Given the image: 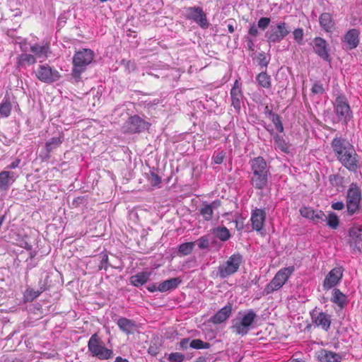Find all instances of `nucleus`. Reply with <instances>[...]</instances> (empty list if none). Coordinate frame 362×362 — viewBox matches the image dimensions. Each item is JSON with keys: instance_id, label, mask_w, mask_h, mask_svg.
<instances>
[{"instance_id": "1", "label": "nucleus", "mask_w": 362, "mask_h": 362, "mask_svg": "<svg viewBox=\"0 0 362 362\" xmlns=\"http://www.w3.org/2000/svg\"><path fill=\"white\" fill-rule=\"evenodd\" d=\"M331 147L337 159L349 171L356 173L360 168L359 156L347 140L335 137L332 141Z\"/></svg>"}, {"instance_id": "2", "label": "nucleus", "mask_w": 362, "mask_h": 362, "mask_svg": "<svg viewBox=\"0 0 362 362\" xmlns=\"http://www.w3.org/2000/svg\"><path fill=\"white\" fill-rule=\"evenodd\" d=\"M251 168L250 183L256 189H264L269 185L272 176L270 166L265 159L258 156L252 159L250 162Z\"/></svg>"}, {"instance_id": "3", "label": "nucleus", "mask_w": 362, "mask_h": 362, "mask_svg": "<svg viewBox=\"0 0 362 362\" xmlns=\"http://www.w3.org/2000/svg\"><path fill=\"white\" fill-rule=\"evenodd\" d=\"M257 318V315L252 309L240 311L232 320L230 329L233 333L243 337L252 328Z\"/></svg>"}, {"instance_id": "4", "label": "nucleus", "mask_w": 362, "mask_h": 362, "mask_svg": "<svg viewBox=\"0 0 362 362\" xmlns=\"http://www.w3.org/2000/svg\"><path fill=\"white\" fill-rule=\"evenodd\" d=\"M94 52L90 49H83L76 52L73 57L72 76L76 80L81 78V74L93 60Z\"/></svg>"}, {"instance_id": "5", "label": "nucleus", "mask_w": 362, "mask_h": 362, "mask_svg": "<svg viewBox=\"0 0 362 362\" xmlns=\"http://www.w3.org/2000/svg\"><path fill=\"white\" fill-rule=\"evenodd\" d=\"M243 262V256L239 254L231 255L226 262L218 267L216 276L226 279L236 273Z\"/></svg>"}, {"instance_id": "6", "label": "nucleus", "mask_w": 362, "mask_h": 362, "mask_svg": "<svg viewBox=\"0 0 362 362\" xmlns=\"http://www.w3.org/2000/svg\"><path fill=\"white\" fill-rule=\"evenodd\" d=\"M361 199V192L356 183L352 182L349 187L346 194V208L349 215H354L359 208Z\"/></svg>"}, {"instance_id": "7", "label": "nucleus", "mask_w": 362, "mask_h": 362, "mask_svg": "<svg viewBox=\"0 0 362 362\" xmlns=\"http://www.w3.org/2000/svg\"><path fill=\"white\" fill-rule=\"evenodd\" d=\"M294 269L293 267H284L280 269L266 286L265 291L267 294L281 288L292 274Z\"/></svg>"}, {"instance_id": "8", "label": "nucleus", "mask_w": 362, "mask_h": 362, "mask_svg": "<svg viewBox=\"0 0 362 362\" xmlns=\"http://www.w3.org/2000/svg\"><path fill=\"white\" fill-rule=\"evenodd\" d=\"M334 105L339 121L347 124L352 117V112L346 97L341 95L337 96Z\"/></svg>"}, {"instance_id": "9", "label": "nucleus", "mask_w": 362, "mask_h": 362, "mask_svg": "<svg viewBox=\"0 0 362 362\" xmlns=\"http://www.w3.org/2000/svg\"><path fill=\"white\" fill-rule=\"evenodd\" d=\"M290 29L285 22H280L276 25H272L265 33V37L269 43L281 42L290 33Z\"/></svg>"}, {"instance_id": "10", "label": "nucleus", "mask_w": 362, "mask_h": 362, "mask_svg": "<svg viewBox=\"0 0 362 362\" xmlns=\"http://www.w3.org/2000/svg\"><path fill=\"white\" fill-rule=\"evenodd\" d=\"M37 78L45 83H52L58 81L61 75L59 71L47 64L40 65L35 71Z\"/></svg>"}, {"instance_id": "11", "label": "nucleus", "mask_w": 362, "mask_h": 362, "mask_svg": "<svg viewBox=\"0 0 362 362\" xmlns=\"http://www.w3.org/2000/svg\"><path fill=\"white\" fill-rule=\"evenodd\" d=\"M149 124L137 115L128 118L122 126L124 133L136 134L148 128Z\"/></svg>"}, {"instance_id": "12", "label": "nucleus", "mask_w": 362, "mask_h": 362, "mask_svg": "<svg viewBox=\"0 0 362 362\" xmlns=\"http://www.w3.org/2000/svg\"><path fill=\"white\" fill-rule=\"evenodd\" d=\"M99 342L100 341H88V349L93 356H96L100 360L112 358L113 355L112 351L102 346Z\"/></svg>"}, {"instance_id": "13", "label": "nucleus", "mask_w": 362, "mask_h": 362, "mask_svg": "<svg viewBox=\"0 0 362 362\" xmlns=\"http://www.w3.org/2000/svg\"><path fill=\"white\" fill-rule=\"evenodd\" d=\"M314 52L324 61L330 62L328 44L325 40L320 37L314 38L313 41Z\"/></svg>"}, {"instance_id": "14", "label": "nucleus", "mask_w": 362, "mask_h": 362, "mask_svg": "<svg viewBox=\"0 0 362 362\" xmlns=\"http://www.w3.org/2000/svg\"><path fill=\"white\" fill-rule=\"evenodd\" d=\"M343 276V269L341 267H335L332 269L326 276L323 281V288L329 290L336 286L341 280Z\"/></svg>"}, {"instance_id": "15", "label": "nucleus", "mask_w": 362, "mask_h": 362, "mask_svg": "<svg viewBox=\"0 0 362 362\" xmlns=\"http://www.w3.org/2000/svg\"><path fill=\"white\" fill-rule=\"evenodd\" d=\"M188 17L194 20L202 28H205L209 26V22L206 14L200 7H191L188 9Z\"/></svg>"}, {"instance_id": "16", "label": "nucleus", "mask_w": 362, "mask_h": 362, "mask_svg": "<svg viewBox=\"0 0 362 362\" xmlns=\"http://www.w3.org/2000/svg\"><path fill=\"white\" fill-rule=\"evenodd\" d=\"M349 235L352 240L351 247L355 252H361L362 247V226L358 225L352 227L349 230Z\"/></svg>"}, {"instance_id": "17", "label": "nucleus", "mask_w": 362, "mask_h": 362, "mask_svg": "<svg viewBox=\"0 0 362 362\" xmlns=\"http://www.w3.org/2000/svg\"><path fill=\"white\" fill-rule=\"evenodd\" d=\"M221 205V202L219 199L214 200L210 204L203 202L199 209V214L205 221H211L213 218L214 210L218 209Z\"/></svg>"}, {"instance_id": "18", "label": "nucleus", "mask_w": 362, "mask_h": 362, "mask_svg": "<svg viewBox=\"0 0 362 362\" xmlns=\"http://www.w3.org/2000/svg\"><path fill=\"white\" fill-rule=\"evenodd\" d=\"M230 98L232 106L238 112H239L241 109L243 95L238 80L235 81L233 87L230 90Z\"/></svg>"}, {"instance_id": "19", "label": "nucleus", "mask_w": 362, "mask_h": 362, "mask_svg": "<svg viewBox=\"0 0 362 362\" xmlns=\"http://www.w3.org/2000/svg\"><path fill=\"white\" fill-rule=\"evenodd\" d=\"M359 30L355 28L346 32L343 37V42L345 43L346 49H353L358 47L359 44Z\"/></svg>"}, {"instance_id": "20", "label": "nucleus", "mask_w": 362, "mask_h": 362, "mask_svg": "<svg viewBox=\"0 0 362 362\" xmlns=\"http://www.w3.org/2000/svg\"><path fill=\"white\" fill-rule=\"evenodd\" d=\"M18 175L14 172L3 170L0 173V190L6 191L16 181Z\"/></svg>"}, {"instance_id": "21", "label": "nucleus", "mask_w": 362, "mask_h": 362, "mask_svg": "<svg viewBox=\"0 0 362 362\" xmlns=\"http://www.w3.org/2000/svg\"><path fill=\"white\" fill-rule=\"evenodd\" d=\"M231 313L232 304L228 303L210 318V322L214 324H221L225 322L230 316Z\"/></svg>"}, {"instance_id": "22", "label": "nucleus", "mask_w": 362, "mask_h": 362, "mask_svg": "<svg viewBox=\"0 0 362 362\" xmlns=\"http://www.w3.org/2000/svg\"><path fill=\"white\" fill-rule=\"evenodd\" d=\"M266 213L264 210L256 209L252 211L251 221L254 230L260 231L262 229Z\"/></svg>"}, {"instance_id": "23", "label": "nucleus", "mask_w": 362, "mask_h": 362, "mask_svg": "<svg viewBox=\"0 0 362 362\" xmlns=\"http://www.w3.org/2000/svg\"><path fill=\"white\" fill-rule=\"evenodd\" d=\"M316 354L320 362H340L341 359L339 354L326 349H321Z\"/></svg>"}, {"instance_id": "24", "label": "nucleus", "mask_w": 362, "mask_h": 362, "mask_svg": "<svg viewBox=\"0 0 362 362\" xmlns=\"http://www.w3.org/2000/svg\"><path fill=\"white\" fill-rule=\"evenodd\" d=\"M151 272H142L135 275L132 276L129 278V282L131 284L136 287H139L145 284L150 279Z\"/></svg>"}, {"instance_id": "25", "label": "nucleus", "mask_w": 362, "mask_h": 362, "mask_svg": "<svg viewBox=\"0 0 362 362\" xmlns=\"http://www.w3.org/2000/svg\"><path fill=\"white\" fill-rule=\"evenodd\" d=\"M181 282L182 280L179 277L167 279L158 285V289L160 292H165L170 290H173L176 288Z\"/></svg>"}, {"instance_id": "26", "label": "nucleus", "mask_w": 362, "mask_h": 362, "mask_svg": "<svg viewBox=\"0 0 362 362\" xmlns=\"http://www.w3.org/2000/svg\"><path fill=\"white\" fill-rule=\"evenodd\" d=\"M119 329L127 334L133 333L136 330V325L133 320L125 317H121L117 320Z\"/></svg>"}, {"instance_id": "27", "label": "nucleus", "mask_w": 362, "mask_h": 362, "mask_svg": "<svg viewBox=\"0 0 362 362\" xmlns=\"http://www.w3.org/2000/svg\"><path fill=\"white\" fill-rule=\"evenodd\" d=\"M36 63V58L34 55L23 53L16 58V67L21 69L26 65H32Z\"/></svg>"}, {"instance_id": "28", "label": "nucleus", "mask_w": 362, "mask_h": 362, "mask_svg": "<svg viewBox=\"0 0 362 362\" xmlns=\"http://www.w3.org/2000/svg\"><path fill=\"white\" fill-rule=\"evenodd\" d=\"M312 319L317 327L320 326L325 330H327L330 326V320L324 313H319L317 315L313 313L312 315Z\"/></svg>"}, {"instance_id": "29", "label": "nucleus", "mask_w": 362, "mask_h": 362, "mask_svg": "<svg viewBox=\"0 0 362 362\" xmlns=\"http://www.w3.org/2000/svg\"><path fill=\"white\" fill-rule=\"evenodd\" d=\"M320 26L327 32H331L334 28V22L329 13H323L320 17Z\"/></svg>"}, {"instance_id": "30", "label": "nucleus", "mask_w": 362, "mask_h": 362, "mask_svg": "<svg viewBox=\"0 0 362 362\" xmlns=\"http://www.w3.org/2000/svg\"><path fill=\"white\" fill-rule=\"evenodd\" d=\"M211 233L215 238L223 242L228 240L231 236L228 229L225 226L214 228L211 229Z\"/></svg>"}, {"instance_id": "31", "label": "nucleus", "mask_w": 362, "mask_h": 362, "mask_svg": "<svg viewBox=\"0 0 362 362\" xmlns=\"http://www.w3.org/2000/svg\"><path fill=\"white\" fill-rule=\"evenodd\" d=\"M331 300L340 308H343L347 303L346 296L337 288H334L332 291Z\"/></svg>"}, {"instance_id": "32", "label": "nucleus", "mask_w": 362, "mask_h": 362, "mask_svg": "<svg viewBox=\"0 0 362 362\" xmlns=\"http://www.w3.org/2000/svg\"><path fill=\"white\" fill-rule=\"evenodd\" d=\"M30 51L38 58H46L49 51V47L47 45L40 46L35 44L30 47Z\"/></svg>"}, {"instance_id": "33", "label": "nucleus", "mask_w": 362, "mask_h": 362, "mask_svg": "<svg viewBox=\"0 0 362 362\" xmlns=\"http://www.w3.org/2000/svg\"><path fill=\"white\" fill-rule=\"evenodd\" d=\"M63 141V137H52L45 144V149L47 151V156H49V153L55 148H57Z\"/></svg>"}, {"instance_id": "34", "label": "nucleus", "mask_w": 362, "mask_h": 362, "mask_svg": "<svg viewBox=\"0 0 362 362\" xmlns=\"http://www.w3.org/2000/svg\"><path fill=\"white\" fill-rule=\"evenodd\" d=\"M12 109L11 103L8 98H4L0 103V115L3 117H7L10 115Z\"/></svg>"}, {"instance_id": "35", "label": "nucleus", "mask_w": 362, "mask_h": 362, "mask_svg": "<svg viewBox=\"0 0 362 362\" xmlns=\"http://www.w3.org/2000/svg\"><path fill=\"white\" fill-rule=\"evenodd\" d=\"M257 81L264 88H269L272 86L271 77L265 71H262L257 75Z\"/></svg>"}, {"instance_id": "36", "label": "nucleus", "mask_w": 362, "mask_h": 362, "mask_svg": "<svg viewBox=\"0 0 362 362\" xmlns=\"http://www.w3.org/2000/svg\"><path fill=\"white\" fill-rule=\"evenodd\" d=\"M327 224L333 229H336L339 224V220L336 214L329 212L327 216Z\"/></svg>"}, {"instance_id": "37", "label": "nucleus", "mask_w": 362, "mask_h": 362, "mask_svg": "<svg viewBox=\"0 0 362 362\" xmlns=\"http://www.w3.org/2000/svg\"><path fill=\"white\" fill-rule=\"evenodd\" d=\"M195 243L189 242L182 243L179 246L178 252L182 255H189L194 248Z\"/></svg>"}, {"instance_id": "38", "label": "nucleus", "mask_w": 362, "mask_h": 362, "mask_svg": "<svg viewBox=\"0 0 362 362\" xmlns=\"http://www.w3.org/2000/svg\"><path fill=\"white\" fill-rule=\"evenodd\" d=\"M274 141L276 148H279L283 152H288V146L284 139L278 134L274 136Z\"/></svg>"}, {"instance_id": "39", "label": "nucleus", "mask_w": 362, "mask_h": 362, "mask_svg": "<svg viewBox=\"0 0 362 362\" xmlns=\"http://www.w3.org/2000/svg\"><path fill=\"white\" fill-rule=\"evenodd\" d=\"M161 346L162 344L159 341H151L148 353L153 356H156L159 353Z\"/></svg>"}, {"instance_id": "40", "label": "nucleus", "mask_w": 362, "mask_h": 362, "mask_svg": "<svg viewBox=\"0 0 362 362\" xmlns=\"http://www.w3.org/2000/svg\"><path fill=\"white\" fill-rule=\"evenodd\" d=\"M185 358V356L180 352L170 353L168 357L169 362H183Z\"/></svg>"}, {"instance_id": "41", "label": "nucleus", "mask_w": 362, "mask_h": 362, "mask_svg": "<svg viewBox=\"0 0 362 362\" xmlns=\"http://www.w3.org/2000/svg\"><path fill=\"white\" fill-rule=\"evenodd\" d=\"M329 180L332 185L339 187L341 186L344 182V177L338 174L331 175L329 177Z\"/></svg>"}, {"instance_id": "42", "label": "nucleus", "mask_w": 362, "mask_h": 362, "mask_svg": "<svg viewBox=\"0 0 362 362\" xmlns=\"http://www.w3.org/2000/svg\"><path fill=\"white\" fill-rule=\"evenodd\" d=\"M189 346L192 349H209L210 347V344L207 342H204V341H191Z\"/></svg>"}, {"instance_id": "43", "label": "nucleus", "mask_w": 362, "mask_h": 362, "mask_svg": "<svg viewBox=\"0 0 362 362\" xmlns=\"http://www.w3.org/2000/svg\"><path fill=\"white\" fill-rule=\"evenodd\" d=\"M194 243L197 244L199 248H200L201 250L206 249L209 246V235L202 236Z\"/></svg>"}, {"instance_id": "44", "label": "nucleus", "mask_w": 362, "mask_h": 362, "mask_svg": "<svg viewBox=\"0 0 362 362\" xmlns=\"http://www.w3.org/2000/svg\"><path fill=\"white\" fill-rule=\"evenodd\" d=\"M300 213L302 216L313 220L315 210L310 207L304 206L300 209Z\"/></svg>"}, {"instance_id": "45", "label": "nucleus", "mask_w": 362, "mask_h": 362, "mask_svg": "<svg viewBox=\"0 0 362 362\" xmlns=\"http://www.w3.org/2000/svg\"><path fill=\"white\" fill-rule=\"evenodd\" d=\"M326 220L327 216L322 211H315L314 216L312 220L313 221H314L315 223H318L325 221Z\"/></svg>"}, {"instance_id": "46", "label": "nucleus", "mask_w": 362, "mask_h": 362, "mask_svg": "<svg viewBox=\"0 0 362 362\" xmlns=\"http://www.w3.org/2000/svg\"><path fill=\"white\" fill-rule=\"evenodd\" d=\"M41 293L42 291H35L33 289L28 288L25 291V298L27 300L32 301L36 298H37Z\"/></svg>"}, {"instance_id": "47", "label": "nucleus", "mask_w": 362, "mask_h": 362, "mask_svg": "<svg viewBox=\"0 0 362 362\" xmlns=\"http://www.w3.org/2000/svg\"><path fill=\"white\" fill-rule=\"evenodd\" d=\"M272 122L279 132H282L284 131V127L281 121V117L279 115L274 113L272 114Z\"/></svg>"}, {"instance_id": "48", "label": "nucleus", "mask_w": 362, "mask_h": 362, "mask_svg": "<svg viewBox=\"0 0 362 362\" xmlns=\"http://www.w3.org/2000/svg\"><path fill=\"white\" fill-rule=\"evenodd\" d=\"M258 64L261 66L267 67L269 62V59L267 58L264 52H260L257 57Z\"/></svg>"}, {"instance_id": "49", "label": "nucleus", "mask_w": 362, "mask_h": 362, "mask_svg": "<svg viewBox=\"0 0 362 362\" xmlns=\"http://www.w3.org/2000/svg\"><path fill=\"white\" fill-rule=\"evenodd\" d=\"M148 179L153 186H158L161 182V178L153 171L150 172Z\"/></svg>"}, {"instance_id": "50", "label": "nucleus", "mask_w": 362, "mask_h": 362, "mask_svg": "<svg viewBox=\"0 0 362 362\" xmlns=\"http://www.w3.org/2000/svg\"><path fill=\"white\" fill-rule=\"evenodd\" d=\"M312 93L322 95L325 92L323 85L320 82H316L313 84L311 88Z\"/></svg>"}, {"instance_id": "51", "label": "nucleus", "mask_w": 362, "mask_h": 362, "mask_svg": "<svg viewBox=\"0 0 362 362\" xmlns=\"http://www.w3.org/2000/svg\"><path fill=\"white\" fill-rule=\"evenodd\" d=\"M294 40L298 43L302 44L303 39V30L302 28L295 29L293 32Z\"/></svg>"}, {"instance_id": "52", "label": "nucleus", "mask_w": 362, "mask_h": 362, "mask_svg": "<svg viewBox=\"0 0 362 362\" xmlns=\"http://www.w3.org/2000/svg\"><path fill=\"white\" fill-rule=\"evenodd\" d=\"M271 20L267 17H262L259 21L257 26L259 29L264 30L269 25Z\"/></svg>"}, {"instance_id": "53", "label": "nucleus", "mask_w": 362, "mask_h": 362, "mask_svg": "<svg viewBox=\"0 0 362 362\" xmlns=\"http://www.w3.org/2000/svg\"><path fill=\"white\" fill-rule=\"evenodd\" d=\"M107 264H108V256H107V255L104 254L102 256V259L100 260V265L98 266L99 269L101 270V269H104L106 270L107 268Z\"/></svg>"}, {"instance_id": "54", "label": "nucleus", "mask_w": 362, "mask_h": 362, "mask_svg": "<svg viewBox=\"0 0 362 362\" xmlns=\"http://www.w3.org/2000/svg\"><path fill=\"white\" fill-rule=\"evenodd\" d=\"M332 209H333L334 210H342L344 206H345V204H344L343 202H334V203H332Z\"/></svg>"}, {"instance_id": "55", "label": "nucleus", "mask_w": 362, "mask_h": 362, "mask_svg": "<svg viewBox=\"0 0 362 362\" xmlns=\"http://www.w3.org/2000/svg\"><path fill=\"white\" fill-rule=\"evenodd\" d=\"M20 163H21V160L19 158H16L11 164H9L6 168L7 169H15L16 168H17L19 165Z\"/></svg>"}, {"instance_id": "56", "label": "nucleus", "mask_w": 362, "mask_h": 362, "mask_svg": "<svg viewBox=\"0 0 362 362\" xmlns=\"http://www.w3.org/2000/svg\"><path fill=\"white\" fill-rule=\"evenodd\" d=\"M248 33L255 37L258 35V30L255 24L251 25V27L249 29Z\"/></svg>"}, {"instance_id": "57", "label": "nucleus", "mask_w": 362, "mask_h": 362, "mask_svg": "<svg viewBox=\"0 0 362 362\" xmlns=\"http://www.w3.org/2000/svg\"><path fill=\"white\" fill-rule=\"evenodd\" d=\"M224 158L223 154L221 153H218L216 157L214 158V162L216 164H221L223 163Z\"/></svg>"}, {"instance_id": "58", "label": "nucleus", "mask_w": 362, "mask_h": 362, "mask_svg": "<svg viewBox=\"0 0 362 362\" xmlns=\"http://www.w3.org/2000/svg\"><path fill=\"white\" fill-rule=\"evenodd\" d=\"M247 47L250 51H254L255 49V43L252 40V39L247 37Z\"/></svg>"}, {"instance_id": "59", "label": "nucleus", "mask_w": 362, "mask_h": 362, "mask_svg": "<svg viewBox=\"0 0 362 362\" xmlns=\"http://www.w3.org/2000/svg\"><path fill=\"white\" fill-rule=\"evenodd\" d=\"M234 223L238 230H241L243 228V221L242 220L235 219Z\"/></svg>"}, {"instance_id": "60", "label": "nucleus", "mask_w": 362, "mask_h": 362, "mask_svg": "<svg viewBox=\"0 0 362 362\" xmlns=\"http://www.w3.org/2000/svg\"><path fill=\"white\" fill-rule=\"evenodd\" d=\"M189 341H180V347L182 349H186L188 346Z\"/></svg>"}, {"instance_id": "61", "label": "nucleus", "mask_w": 362, "mask_h": 362, "mask_svg": "<svg viewBox=\"0 0 362 362\" xmlns=\"http://www.w3.org/2000/svg\"><path fill=\"white\" fill-rule=\"evenodd\" d=\"M147 289L150 291V292H155L156 291H158V286H156V284H153L151 286H149L147 287Z\"/></svg>"}, {"instance_id": "62", "label": "nucleus", "mask_w": 362, "mask_h": 362, "mask_svg": "<svg viewBox=\"0 0 362 362\" xmlns=\"http://www.w3.org/2000/svg\"><path fill=\"white\" fill-rule=\"evenodd\" d=\"M114 362H129V361L126 358H123L120 356H117Z\"/></svg>"}, {"instance_id": "63", "label": "nucleus", "mask_w": 362, "mask_h": 362, "mask_svg": "<svg viewBox=\"0 0 362 362\" xmlns=\"http://www.w3.org/2000/svg\"><path fill=\"white\" fill-rule=\"evenodd\" d=\"M228 32L230 33H233L235 31V28H234L233 25L228 24Z\"/></svg>"}, {"instance_id": "64", "label": "nucleus", "mask_w": 362, "mask_h": 362, "mask_svg": "<svg viewBox=\"0 0 362 362\" xmlns=\"http://www.w3.org/2000/svg\"><path fill=\"white\" fill-rule=\"evenodd\" d=\"M288 362H305L304 360L300 358H293L289 359Z\"/></svg>"}]
</instances>
